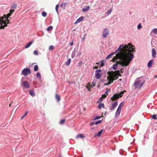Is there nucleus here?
Returning a JSON list of instances; mask_svg holds the SVG:
<instances>
[{
    "label": "nucleus",
    "mask_w": 157,
    "mask_h": 157,
    "mask_svg": "<svg viewBox=\"0 0 157 157\" xmlns=\"http://www.w3.org/2000/svg\"><path fill=\"white\" fill-rule=\"evenodd\" d=\"M135 47L131 43H128V45L121 44L118 49L115 52L116 54V56L113 57L112 61L115 62L117 59H120L117 61L116 63L122 66L126 67L129 65L131 61L134 58L133 52Z\"/></svg>",
    "instance_id": "nucleus-1"
},
{
    "label": "nucleus",
    "mask_w": 157,
    "mask_h": 157,
    "mask_svg": "<svg viewBox=\"0 0 157 157\" xmlns=\"http://www.w3.org/2000/svg\"><path fill=\"white\" fill-rule=\"evenodd\" d=\"M116 53V52H114L112 53H110V54L108 55L106 58V59H108L110 57H111L114 54H115Z\"/></svg>",
    "instance_id": "nucleus-24"
},
{
    "label": "nucleus",
    "mask_w": 157,
    "mask_h": 157,
    "mask_svg": "<svg viewBox=\"0 0 157 157\" xmlns=\"http://www.w3.org/2000/svg\"><path fill=\"white\" fill-rule=\"evenodd\" d=\"M124 102H122L120 104L118 108L120 109H121L123 107V106H124Z\"/></svg>",
    "instance_id": "nucleus-22"
},
{
    "label": "nucleus",
    "mask_w": 157,
    "mask_h": 157,
    "mask_svg": "<svg viewBox=\"0 0 157 157\" xmlns=\"http://www.w3.org/2000/svg\"><path fill=\"white\" fill-rule=\"evenodd\" d=\"M108 91H106V92H105V94H106V95H108V93H108Z\"/></svg>",
    "instance_id": "nucleus-54"
},
{
    "label": "nucleus",
    "mask_w": 157,
    "mask_h": 157,
    "mask_svg": "<svg viewBox=\"0 0 157 157\" xmlns=\"http://www.w3.org/2000/svg\"><path fill=\"white\" fill-rule=\"evenodd\" d=\"M11 15L10 14H9V13H8V14H7V15H6V19L7 18H9V17Z\"/></svg>",
    "instance_id": "nucleus-45"
},
{
    "label": "nucleus",
    "mask_w": 157,
    "mask_h": 157,
    "mask_svg": "<svg viewBox=\"0 0 157 157\" xmlns=\"http://www.w3.org/2000/svg\"><path fill=\"white\" fill-rule=\"evenodd\" d=\"M85 137V136L82 134H79L78 135H77L76 137L77 138H84Z\"/></svg>",
    "instance_id": "nucleus-14"
},
{
    "label": "nucleus",
    "mask_w": 157,
    "mask_h": 157,
    "mask_svg": "<svg viewBox=\"0 0 157 157\" xmlns=\"http://www.w3.org/2000/svg\"><path fill=\"white\" fill-rule=\"evenodd\" d=\"M65 119L61 120L60 121V122H59L60 124H64V123L65 122Z\"/></svg>",
    "instance_id": "nucleus-33"
},
{
    "label": "nucleus",
    "mask_w": 157,
    "mask_h": 157,
    "mask_svg": "<svg viewBox=\"0 0 157 157\" xmlns=\"http://www.w3.org/2000/svg\"><path fill=\"white\" fill-rule=\"evenodd\" d=\"M112 8H111V9L109 10H108L107 12V13L108 15H109L111 12L112 11Z\"/></svg>",
    "instance_id": "nucleus-39"
},
{
    "label": "nucleus",
    "mask_w": 157,
    "mask_h": 157,
    "mask_svg": "<svg viewBox=\"0 0 157 157\" xmlns=\"http://www.w3.org/2000/svg\"><path fill=\"white\" fill-rule=\"evenodd\" d=\"M101 117H102V116L101 117L97 116V117H94V120L98 119H100Z\"/></svg>",
    "instance_id": "nucleus-42"
},
{
    "label": "nucleus",
    "mask_w": 157,
    "mask_h": 157,
    "mask_svg": "<svg viewBox=\"0 0 157 157\" xmlns=\"http://www.w3.org/2000/svg\"><path fill=\"white\" fill-rule=\"evenodd\" d=\"M119 98V96L117 94H115L113 95V96L111 98V100L112 101H114Z\"/></svg>",
    "instance_id": "nucleus-8"
},
{
    "label": "nucleus",
    "mask_w": 157,
    "mask_h": 157,
    "mask_svg": "<svg viewBox=\"0 0 157 157\" xmlns=\"http://www.w3.org/2000/svg\"><path fill=\"white\" fill-rule=\"evenodd\" d=\"M152 118L154 119H156V116L155 115H152Z\"/></svg>",
    "instance_id": "nucleus-46"
},
{
    "label": "nucleus",
    "mask_w": 157,
    "mask_h": 157,
    "mask_svg": "<svg viewBox=\"0 0 157 157\" xmlns=\"http://www.w3.org/2000/svg\"><path fill=\"white\" fill-rule=\"evenodd\" d=\"M42 15L44 17H45L47 15V13L45 12H43L42 13Z\"/></svg>",
    "instance_id": "nucleus-37"
},
{
    "label": "nucleus",
    "mask_w": 157,
    "mask_h": 157,
    "mask_svg": "<svg viewBox=\"0 0 157 157\" xmlns=\"http://www.w3.org/2000/svg\"><path fill=\"white\" fill-rule=\"evenodd\" d=\"M1 21H0V24L1 26H0V29H4L6 27H7L6 25H4L3 23H2Z\"/></svg>",
    "instance_id": "nucleus-12"
},
{
    "label": "nucleus",
    "mask_w": 157,
    "mask_h": 157,
    "mask_svg": "<svg viewBox=\"0 0 157 157\" xmlns=\"http://www.w3.org/2000/svg\"><path fill=\"white\" fill-rule=\"evenodd\" d=\"M70 45L71 46H72L73 45V42L72 41L70 43Z\"/></svg>",
    "instance_id": "nucleus-48"
},
{
    "label": "nucleus",
    "mask_w": 157,
    "mask_h": 157,
    "mask_svg": "<svg viewBox=\"0 0 157 157\" xmlns=\"http://www.w3.org/2000/svg\"><path fill=\"white\" fill-rule=\"evenodd\" d=\"M71 62V59H69L67 60L66 62V64L67 66L70 65V64Z\"/></svg>",
    "instance_id": "nucleus-26"
},
{
    "label": "nucleus",
    "mask_w": 157,
    "mask_h": 157,
    "mask_svg": "<svg viewBox=\"0 0 157 157\" xmlns=\"http://www.w3.org/2000/svg\"><path fill=\"white\" fill-rule=\"evenodd\" d=\"M22 86L26 88H29V84L27 81H23L22 82Z\"/></svg>",
    "instance_id": "nucleus-7"
},
{
    "label": "nucleus",
    "mask_w": 157,
    "mask_h": 157,
    "mask_svg": "<svg viewBox=\"0 0 157 157\" xmlns=\"http://www.w3.org/2000/svg\"><path fill=\"white\" fill-rule=\"evenodd\" d=\"M103 129L101 130L100 132H99L97 134V135L98 136H100L101 135L102 132H103Z\"/></svg>",
    "instance_id": "nucleus-28"
},
{
    "label": "nucleus",
    "mask_w": 157,
    "mask_h": 157,
    "mask_svg": "<svg viewBox=\"0 0 157 157\" xmlns=\"http://www.w3.org/2000/svg\"><path fill=\"white\" fill-rule=\"evenodd\" d=\"M89 86H88V87H87V88H88V89H89V88H90L91 87H92V86H91V87H89Z\"/></svg>",
    "instance_id": "nucleus-56"
},
{
    "label": "nucleus",
    "mask_w": 157,
    "mask_h": 157,
    "mask_svg": "<svg viewBox=\"0 0 157 157\" xmlns=\"http://www.w3.org/2000/svg\"><path fill=\"white\" fill-rule=\"evenodd\" d=\"M59 7V5L58 4L56 6V11L57 13H58V9Z\"/></svg>",
    "instance_id": "nucleus-32"
},
{
    "label": "nucleus",
    "mask_w": 157,
    "mask_h": 157,
    "mask_svg": "<svg viewBox=\"0 0 157 157\" xmlns=\"http://www.w3.org/2000/svg\"><path fill=\"white\" fill-rule=\"evenodd\" d=\"M52 29H53V27L52 26H49V27H48L47 28V31H49L50 30H52Z\"/></svg>",
    "instance_id": "nucleus-29"
},
{
    "label": "nucleus",
    "mask_w": 157,
    "mask_h": 157,
    "mask_svg": "<svg viewBox=\"0 0 157 157\" xmlns=\"http://www.w3.org/2000/svg\"><path fill=\"white\" fill-rule=\"evenodd\" d=\"M156 51L155 48H152V55L153 58L156 57Z\"/></svg>",
    "instance_id": "nucleus-10"
},
{
    "label": "nucleus",
    "mask_w": 157,
    "mask_h": 157,
    "mask_svg": "<svg viewBox=\"0 0 157 157\" xmlns=\"http://www.w3.org/2000/svg\"><path fill=\"white\" fill-rule=\"evenodd\" d=\"M33 43V41H32L27 43L26 45L25 46V48L26 49L30 47V46Z\"/></svg>",
    "instance_id": "nucleus-13"
},
{
    "label": "nucleus",
    "mask_w": 157,
    "mask_h": 157,
    "mask_svg": "<svg viewBox=\"0 0 157 157\" xmlns=\"http://www.w3.org/2000/svg\"><path fill=\"white\" fill-rule=\"evenodd\" d=\"M84 18V17H81L77 20L76 21L75 23V24L80 22L83 20Z\"/></svg>",
    "instance_id": "nucleus-16"
},
{
    "label": "nucleus",
    "mask_w": 157,
    "mask_h": 157,
    "mask_svg": "<svg viewBox=\"0 0 157 157\" xmlns=\"http://www.w3.org/2000/svg\"><path fill=\"white\" fill-rule=\"evenodd\" d=\"M90 7L89 6H87L86 8H83L82 9V11L85 12L89 10L90 9Z\"/></svg>",
    "instance_id": "nucleus-23"
},
{
    "label": "nucleus",
    "mask_w": 157,
    "mask_h": 157,
    "mask_svg": "<svg viewBox=\"0 0 157 157\" xmlns=\"http://www.w3.org/2000/svg\"><path fill=\"white\" fill-rule=\"evenodd\" d=\"M102 122L101 120H98L97 121L95 122V124L97 125L98 124L101 123Z\"/></svg>",
    "instance_id": "nucleus-40"
},
{
    "label": "nucleus",
    "mask_w": 157,
    "mask_h": 157,
    "mask_svg": "<svg viewBox=\"0 0 157 157\" xmlns=\"http://www.w3.org/2000/svg\"><path fill=\"white\" fill-rule=\"evenodd\" d=\"M2 22L3 23L4 25H6L7 26V24L10 23V20L8 18L6 19V20H3V21H2Z\"/></svg>",
    "instance_id": "nucleus-11"
},
{
    "label": "nucleus",
    "mask_w": 157,
    "mask_h": 157,
    "mask_svg": "<svg viewBox=\"0 0 157 157\" xmlns=\"http://www.w3.org/2000/svg\"><path fill=\"white\" fill-rule=\"evenodd\" d=\"M126 91L125 90H124L123 91H122L119 94H118V95L119 96V98L121 97L122 96V94H124V92H126Z\"/></svg>",
    "instance_id": "nucleus-20"
},
{
    "label": "nucleus",
    "mask_w": 157,
    "mask_h": 157,
    "mask_svg": "<svg viewBox=\"0 0 157 157\" xmlns=\"http://www.w3.org/2000/svg\"><path fill=\"white\" fill-rule=\"evenodd\" d=\"M101 107H102L103 108H104L105 107V105L103 103H100L99 104L98 106V108L99 109H101Z\"/></svg>",
    "instance_id": "nucleus-19"
},
{
    "label": "nucleus",
    "mask_w": 157,
    "mask_h": 157,
    "mask_svg": "<svg viewBox=\"0 0 157 157\" xmlns=\"http://www.w3.org/2000/svg\"><path fill=\"white\" fill-rule=\"evenodd\" d=\"M119 81H121V79H120Z\"/></svg>",
    "instance_id": "nucleus-59"
},
{
    "label": "nucleus",
    "mask_w": 157,
    "mask_h": 157,
    "mask_svg": "<svg viewBox=\"0 0 157 157\" xmlns=\"http://www.w3.org/2000/svg\"><path fill=\"white\" fill-rule=\"evenodd\" d=\"M36 77L39 78V79H40L41 78V75L39 73H37L36 74Z\"/></svg>",
    "instance_id": "nucleus-36"
},
{
    "label": "nucleus",
    "mask_w": 157,
    "mask_h": 157,
    "mask_svg": "<svg viewBox=\"0 0 157 157\" xmlns=\"http://www.w3.org/2000/svg\"><path fill=\"white\" fill-rule=\"evenodd\" d=\"M31 72L30 69L28 68L24 69L22 71V73L24 76H27L28 75H29Z\"/></svg>",
    "instance_id": "nucleus-4"
},
{
    "label": "nucleus",
    "mask_w": 157,
    "mask_h": 157,
    "mask_svg": "<svg viewBox=\"0 0 157 157\" xmlns=\"http://www.w3.org/2000/svg\"><path fill=\"white\" fill-rule=\"evenodd\" d=\"M157 77V75H155V78H156Z\"/></svg>",
    "instance_id": "nucleus-57"
},
{
    "label": "nucleus",
    "mask_w": 157,
    "mask_h": 157,
    "mask_svg": "<svg viewBox=\"0 0 157 157\" xmlns=\"http://www.w3.org/2000/svg\"><path fill=\"white\" fill-rule=\"evenodd\" d=\"M28 111H26L25 112V114H24V116H26L27 115V114H28Z\"/></svg>",
    "instance_id": "nucleus-50"
},
{
    "label": "nucleus",
    "mask_w": 157,
    "mask_h": 157,
    "mask_svg": "<svg viewBox=\"0 0 157 157\" xmlns=\"http://www.w3.org/2000/svg\"><path fill=\"white\" fill-rule=\"evenodd\" d=\"M121 110V109L117 108L115 114L116 117H117L119 115H120Z\"/></svg>",
    "instance_id": "nucleus-15"
},
{
    "label": "nucleus",
    "mask_w": 157,
    "mask_h": 157,
    "mask_svg": "<svg viewBox=\"0 0 157 157\" xmlns=\"http://www.w3.org/2000/svg\"><path fill=\"white\" fill-rule=\"evenodd\" d=\"M54 48V47L53 46L51 45L49 48V50L50 51L52 50Z\"/></svg>",
    "instance_id": "nucleus-34"
},
{
    "label": "nucleus",
    "mask_w": 157,
    "mask_h": 157,
    "mask_svg": "<svg viewBox=\"0 0 157 157\" xmlns=\"http://www.w3.org/2000/svg\"><path fill=\"white\" fill-rule=\"evenodd\" d=\"M82 61H80L79 63V64L80 65H81L82 64Z\"/></svg>",
    "instance_id": "nucleus-51"
},
{
    "label": "nucleus",
    "mask_w": 157,
    "mask_h": 157,
    "mask_svg": "<svg viewBox=\"0 0 157 157\" xmlns=\"http://www.w3.org/2000/svg\"><path fill=\"white\" fill-rule=\"evenodd\" d=\"M107 74L109 76L107 78L108 81L106 84L107 85H108L113 82V81L117 79L119 76H121V75L120 73V71L119 70L114 71H109L107 72Z\"/></svg>",
    "instance_id": "nucleus-2"
},
{
    "label": "nucleus",
    "mask_w": 157,
    "mask_h": 157,
    "mask_svg": "<svg viewBox=\"0 0 157 157\" xmlns=\"http://www.w3.org/2000/svg\"><path fill=\"white\" fill-rule=\"evenodd\" d=\"M104 63H103L102 62V63H101L100 66L101 67H102L104 66Z\"/></svg>",
    "instance_id": "nucleus-49"
},
{
    "label": "nucleus",
    "mask_w": 157,
    "mask_h": 157,
    "mask_svg": "<svg viewBox=\"0 0 157 157\" xmlns=\"http://www.w3.org/2000/svg\"><path fill=\"white\" fill-rule=\"evenodd\" d=\"M56 98L58 102H59L60 100V98L59 95H58L56 94Z\"/></svg>",
    "instance_id": "nucleus-21"
},
{
    "label": "nucleus",
    "mask_w": 157,
    "mask_h": 157,
    "mask_svg": "<svg viewBox=\"0 0 157 157\" xmlns=\"http://www.w3.org/2000/svg\"><path fill=\"white\" fill-rule=\"evenodd\" d=\"M33 54L35 55H38V52L36 50H35L33 52Z\"/></svg>",
    "instance_id": "nucleus-43"
},
{
    "label": "nucleus",
    "mask_w": 157,
    "mask_h": 157,
    "mask_svg": "<svg viewBox=\"0 0 157 157\" xmlns=\"http://www.w3.org/2000/svg\"><path fill=\"white\" fill-rule=\"evenodd\" d=\"M124 70L123 69H121L120 70V72L121 73H122L123 72V70Z\"/></svg>",
    "instance_id": "nucleus-52"
},
{
    "label": "nucleus",
    "mask_w": 157,
    "mask_h": 157,
    "mask_svg": "<svg viewBox=\"0 0 157 157\" xmlns=\"http://www.w3.org/2000/svg\"><path fill=\"white\" fill-rule=\"evenodd\" d=\"M38 69V67L37 65H35L34 67V71H37Z\"/></svg>",
    "instance_id": "nucleus-30"
},
{
    "label": "nucleus",
    "mask_w": 157,
    "mask_h": 157,
    "mask_svg": "<svg viewBox=\"0 0 157 157\" xmlns=\"http://www.w3.org/2000/svg\"><path fill=\"white\" fill-rule=\"evenodd\" d=\"M25 116H23L22 117H21V119H22Z\"/></svg>",
    "instance_id": "nucleus-55"
},
{
    "label": "nucleus",
    "mask_w": 157,
    "mask_h": 157,
    "mask_svg": "<svg viewBox=\"0 0 157 157\" xmlns=\"http://www.w3.org/2000/svg\"><path fill=\"white\" fill-rule=\"evenodd\" d=\"M95 122H92L90 123V125H94V124H95Z\"/></svg>",
    "instance_id": "nucleus-47"
},
{
    "label": "nucleus",
    "mask_w": 157,
    "mask_h": 157,
    "mask_svg": "<svg viewBox=\"0 0 157 157\" xmlns=\"http://www.w3.org/2000/svg\"><path fill=\"white\" fill-rule=\"evenodd\" d=\"M11 103L10 104H9V106H11Z\"/></svg>",
    "instance_id": "nucleus-58"
},
{
    "label": "nucleus",
    "mask_w": 157,
    "mask_h": 157,
    "mask_svg": "<svg viewBox=\"0 0 157 157\" xmlns=\"http://www.w3.org/2000/svg\"><path fill=\"white\" fill-rule=\"evenodd\" d=\"M17 7V5L16 4H13L12 6V8L13 9H16Z\"/></svg>",
    "instance_id": "nucleus-38"
},
{
    "label": "nucleus",
    "mask_w": 157,
    "mask_h": 157,
    "mask_svg": "<svg viewBox=\"0 0 157 157\" xmlns=\"http://www.w3.org/2000/svg\"><path fill=\"white\" fill-rule=\"evenodd\" d=\"M98 68V67H97V66H95V67H93V68H94V69H97V68Z\"/></svg>",
    "instance_id": "nucleus-53"
},
{
    "label": "nucleus",
    "mask_w": 157,
    "mask_h": 157,
    "mask_svg": "<svg viewBox=\"0 0 157 157\" xmlns=\"http://www.w3.org/2000/svg\"><path fill=\"white\" fill-rule=\"evenodd\" d=\"M153 61V60H151L148 62L147 64V66L148 67H150L152 66Z\"/></svg>",
    "instance_id": "nucleus-18"
},
{
    "label": "nucleus",
    "mask_w": 157,
    "mask_h": 157,
    "mask_svg": "<svg viewBox=\"0 0 157 157\" xmlns=\"http://www.w3.org/2000/svg\"><path fill=\"white\" fill-rule=\"evenodd\" d=\"M6 19V15L5 14H4L2 17H0V21L1 22L3 21L4 19Z\"/></svg>",
    "instance_id": "nucleus-17"
},
{
    "label": "nucleus",
    "mask_w": 157,
    "mask_h": 157,
    "mask_svg": "<svg viewBox=\"0 0 157 157\" xmlns=\"http://www.w3.org/2000/svg\"><path fill=\"white\" fill-rule=\"evenodd\" d=\"M29 94L33 97L35 95V94L34 93V91L33 90H30Z\"/></svg>",
    "instance_id": "nucleus-25"
},
{
    "label": "nucleus",
    "mask_w": 157,
    "mask_h": 157,
    "mask_svg": "<svg viewBox=\"0 0 157 157\" xmlns=\"http://www.w3.org/2000/svg\"><path fill=\"white\" fill-rule=\"evenodd\" d=\"M142 27L141 24H139V25H138L137 26V28L138 29H140Z\"/></svg>",
    "instance_id": "nucleus-44"
},
{
    "label": "nucleus",
    "mask_w": 157,
    "mask_h": 157,
    "mask_svg": "<svg viewBox=\"0 0 157 157\" xmlns=\"http://www.w3.org/2000/svg\"><path fill=\"white\" fill-rule=\"evenodd\" d=\"M118 64H117V63H116V64L113 65V68L114 70H115L117 68Z\"/></svg>",
    "instance_id": "nucleus-27"
},
{
    "label": "nucleus",
    "mask_w": 157,
    "mask_h": 157,
    "mask_svg": "<svg viewBox=\"0 0 157 157\" xmlns=\"http://www.w3.org/2000/svg\"><path fill=\"white\" fill-rule=\"evenodd\" d=\"M14 10H10L9 13L11 15L13 13V12H14Z\"/></svg>",
    "instance_id": "nucleus-35"
},
{
    "label": "nucleus",
    "mask_w": 157,
    "mask_h": 157,
    "mask_svg": "<svg viewBox=\"0 0 157 157\" xmlns=\"http://www.w3.org/2000/svg\"><path fill=\"white\" fill-rule=\"evenodd\" d=\"M111 104L112 106L110 109L111 110L114 109L117 105V102H115L111 103Z\"/></svg>",
    "instance_id": "nucleus-9"
},
{
    "label": "nucleus",
    "mask_w": 157,
    "mask_h": 157,
    "mask_svg": "<svg viewBox=\"0 0 157 157\" xmlns=\"http://www.w3.org/2000/svg\"><path fill=\"white\" fill-rule=\"evenodd\" d=\"M152 32L154 33H157V29H154L152 31Z\"/></svg>",
    "instance_id": "nucleus-31"
},
{
    "label": "nucleus",
    "mask_w": 157,
    "mask_h": 157,
    "mask_svg": "<svg viewBox=\"0 0 157 157\" xmlns=\"http://www.w3.org/2000/svg\"><path fill=\"white\" fill-rule=\"evenodd\" d=\"M109 31H108L107 29L106 28L104 30L103 32V38H106L109 35Z\"/></svg>",
    "instance_id": "nucleus-6"
},
{
    "label": "nucleus",
    "mask_w": 157,
    "mask_h": 157,
    "mask_svg": "<svg viewBox=\"0 0 157 157\" xmlns=\"http://www.w3.org/2000/svg\"><path fill=\"white\" fill-rule=\"evenodd\" d=\"M107 96V95L105 94H103L102 95V97L100 98V99H101L102 98H105Z\"/></svg>",
    "instance_id": "nucleus-41"
},
{
    "label": "nucleus",
    "mask_w": 157,
    "mask_h": 157,
    "mask_svg": "<svg viewBox=\"0 0 157 157\" xmlns=\"http://www.w3.org/2000/svg\"><path fill=\"white\" fill-rule=\"evenodd\" d=\"M101 72V70L100 69H98L95 71V77L96 78L99 79L101 75V74L100 73Z\"/></svg>",
    "instance_id": "nucleus-5"
},
{
    "label": "nucleus",
    "mask_w": 157,
    "mask_h": 157,
    "mask_svg": "<svg viewBox=\"0 0 157 157\" xmlns=\"http://www.w3.org/2000/svg\"><path fill=\"white\" fill-rule=\"evenodd\" d=\"M145 81L141 78H137L134 83V86L135 89H139L143 85Z\"/></svg>",
    "instance_id": "nucleus-3"
}]
</instances>
